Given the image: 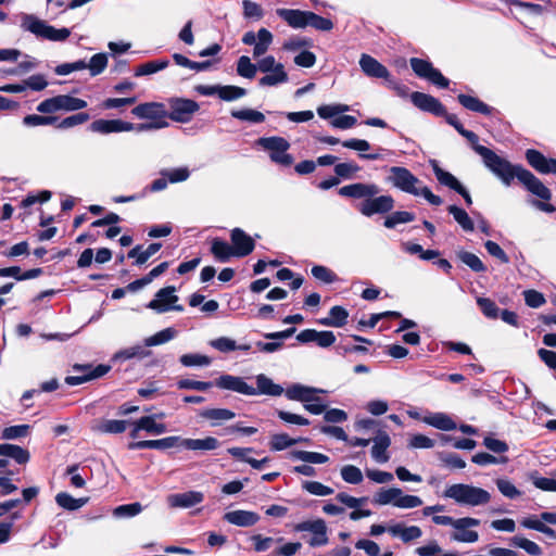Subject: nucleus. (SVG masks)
Instances as JSON below:
<instances>
[{
  "label": "nucleus",
  "instance_id": "f257e3e1",
  "mask_svg": "<svg viewBox=\"0 0 556 556\" xmlns=\"http://www.w3.org/2000/svg\"><path fill=\"white\" fill-rule=\"evenodd\" d=\"M443 496L463 507L486 506L492 498L489 491L470 483H454L447 485L443 492Z\"/></svg>",
  "mask_w": 556,
  "mask_h": 556
},
{
  "label": "nucleus",
  "instance_id": "f03ea898",
  "mask_svg": "<svg viewBox=\"0 0 556 556\" xmlns=\"http://www.w3.org/2000/svg\"><path fill=\"white\" fill-rule=\"evenodd\" d=\"M477 153L481 156L484 166L494 174L505 186H510L517 178L522 166L514 165L508 160L496 154L489 148H478Z\"/></svg>",
  "mask_w": 556,
  "mask_h": 556
},
{
  "label": "nucleus",
  "instance_id": "7ed1b4c3",
  "mask_svg": "<svg viewBox=\"0 0 556 556\" xmlns=\"http://www.w3.org/2000/svg\"><path fill=\"white\" fill-rule=\"evenodd\" d=\"M21 27L25 31H29L38 38L50 41H65L71 35L68 28H55L34 14H22Z\"/></svg>",
  "mask_w": 556,
  "mask_h": 556
},
{
  "label": "nucleus",
  "instance_id": "20e7f679",
  "mask_svg": "<svg viewBox=\"0 0 556 556\" xmlns=\"http://www.w3.org/2000/svg\"><path fill=\"white\" fill-rule=\"evenodd\" d=\"M256 144L268 153L271 162L278 165L288 167L294 162L293 156L288 153L290 143L282 137H262L256 140Z\"/></svg>",
  "mask_w": 556,
  "mask_h": 556
},
{
  "label": "nucleus",
  "instance_id": "39448f33",
  "mask_svg": "<svg viewBox=\"0 0 556 556\" xmlns=\"http://www.w3.org/2000/svg\"><path fill=\"white\" fill-rule=\"evenodd\" d=\"M258 72L265 74L258 80V85L263 87H274L289 80V76L283 64L277 62L273 55H266L258 60Z\"/></svg>",
  "mask_w": 556,
  "mask_h": 556
},
{
  "label": "nucleus",
  "instance_id": "423d86ee",
  "mask_svg": "<svg viewBox=\"0 0 556 556\" xmlns=\"http://www.w3.org/2000/svg\"><path fill=\"white\" fill-rule=\"evenodd\" d=\"M175 292L176 288L173 286L160 289L155 293L154 299L147 304V307L157 314H164L170 311L182 312L184 306L178 304L179 298Z\"/></svg>",
  "mask_w": 556,
  "mask_h": 556
},
{
  "label": "nucleus",
  "instance_id": "0eeeda50",
  "mask_svg": "<svg viewBox=\"0 0 556 556\" xmlns=\"http://www.w3.org/2000/svg\"><path fill=\"white\" fill-rule=\"evenodd\" d=\"M199 104L190 99L173 98L169 100L170 112L166 115L177 123H188L199 111Z\"/></svg>",
  "mask_w": 556,
  "mask_h": 556
},
{
  "label": "nucleus",
  "instance_id": "6e6552de",
  "mask_svg": "<svg viewBox=\"0 0 556 556\" xmlns=\"http://www.w3.org/2000/svg\"><path fill=\"white\" fill-rule=\"evenodd\" d=\"M390 180L394 187L401 189L404 192L419 195L420 181L405 167H391Z\"/></svg>",
  "mask_w": 556,
  "mask_h": 556
},
{
  "label": "nucleus",
  "instance_id": "1a4fd4ad",
  "mask_svg": "<svg viewBox=\"0 0 556 556\" xmlns=\"http://www.w3.org/2000/svg\"><path fill=\"white\" fill-rule=\"evenodd\" d=\"M410 66L419 77L428 79L440 88L448 87V79L439 70L434 68L430 62L413 58L410 59Z\"/></svg>",
  "mask_w": 556,
  "mask_h": 556
},
{
  "label": "nucleus",
  "instance_id": "9d476101",
  "mask_svg": "<svg viewBox=\"0 0 556 556\" xmlns=\"http://www.w3.org/2000/svg\"><path fill=\"white\" fill-rule=\"evenodd\" d=\"M546 523L556 526V513L544 511L538 516H528L520 520V525L526 529L535 530L549 538L556 539V531Z\"/></svg>",
  "mask_w": 556,
  "mask_h": 556
},
{
  "label": "nucleus",
  "instance_id": "9b49d317",
  "mask_svg": "<svg viewBox=\"0 0 556 556\" xmlns=\"http://www.w3.org/2000/svg\"><path fill=\"white\" fill-rule=\"evenodd\" d=\"M455 521H460L459 523H454V532L451 535V539L460 543H475L479 540V534L477 531L471 530V528L478 527L480 525V520L472 517H463L455 519Z\"/></svg>",
  "mask_w": 556,
  "mask_h": 556
},
{
  "label": "nucleus",
  "instance_id": "f8f14e48",
  "mask_svg": "<svg viewBox=\"0 0 556 556\" xmlns=\"http://www.w3.org/2000/svg\"><path fill=\"white\" fill-rule=\"evenodd\" d=\"M394 207V200L391 195H375L358 205V211L364 216L370 217L375 214H384Z\"/></svg>",
  "mask_w": 556,
  "mask_h": 556
},
{
  "label": "nucleus",
  "instance_id": "ddd939ff",
  "mask_svg": "<svg viewBox=\"0 0 556 556\" xmlns=\"http://www.w3.org/2000/svg\"><path fill=\"white\" fill-rule=\"evenodd\" d=\"M215 386L219 389L237 392L239 394L254 396V387L249 384L247 380L239 376L222 375L215 381Z\"/></svg>",
  "mask_w": 556,
  "mask_h": 556
},
{
  "label": "nucleus",
  "instance_id": "4468645a",
  "mask_svg": "<svg viewBox=\"0 0 556 556\" xmlns=\"http://www.w3.org/2000/svg\"><path fill=\"white\" fill-rule=\"evenodd\" d=\"M380 192V189L375 184H364L356 182L341 187L338 190V193L341 197L351 198V199H364L367 200L371 197L377 195Z\"/></svg>",
  "mask_w": 556,
  "mask_h": 556
},
{
  "label": "nucleus",
  "instance_id": "2eb2a0df",
  "mask_svg": "<svg viewBox=\"0 0 556 556\" xmlns=\"http://www.w3.org/2000/svg\"><path fill=\"white\" fill-rule=\"evenodd\" d=\"M89 129L92 132L109 135L112 132H126L134 130V124L122 119H96L93 121Z\"/></svg>",
  "mask_w": 556,
  "mask_h": 556
},
{
  "label": "nucleus",
  "instance_id": "dca6fc26",
  "mask_svg": "<svg viewBox=\"0 0 556 556\" xmlns=\"http://www.w3.org/2000/svg\"><path fill=\"white\" fill-rule=\"evenodd\" d=\"M517 179L527 188L529 192L533 193L540 199H551V191L528 169L522 167L518 173Z\"/></svg>",
  "mask_w": 556,
  "mask_h": 556
},
{
  "label": "nucleus",
  "instance_id": "f3484780",
  "mask_svg": "<svg viewBox=\"0 0 556 556\" xmlns=\"http://www.w3.org/2000/svg\"><path fill=\"white\" fill-rule=\"evenodd\" d=\"M286 396L291 401H299L302 403L317 402L318 393H325L323 389L303 386L301 383H293L285 391Z\"/></svg>",
  "mask_w": 556,
  "mask_h": 556
},
{
  "label": "nucleus",
  "instance_id": "a211bd4d",
  "mask_svg": "<svg viewBox=\"0 0 556 556\" xmlns=\"http://www.w3.org/2000/svg\"><path fill=\"white\" fill-rule=\"evenodd\" d=\"M359 66L362 72L370 78H381L389 80L390 72L378 60L369 54L363 53L359 58Z\"/></svg>",
  "mask_w": 556,
  "mask_h": 556
},
{
  "label": "nucleus",
  "instance_id": "6ab92c4d",
  "mask_svg": "<svg viewBox=\"0 0 556 556\" xmlns=\"http://www.w3.org/2000/svg\"><path fill=\"white\" fill-rule=\"evenodd\" d=\"M131 113L141 119L164 121L167 113L165 105L160 102H146L135 106Z\"/></svg>",
  "mask_w": 556,
  "mask_h": 556
},
{
  "label": "nucleus",
  "instance_id": "aec40b11",
  "mask_svg": "<svg viewBox=\"0 0 556 556\" xmlns=\"http://www.w3.org/2000/svg\"><path fill=\"white\" fill-rule=\"evenodd\" d=\"M204 500V494L199 491L175 493L167 496V504L174 508H190Z\"/></svg>",
  "mask_w": 556,
  "mask_h": 556
},
{
  "label": "nucleus",
  "instance_id": "412c9836",
  "mask_svg": "<svg viewBox=\"0 0 556 556\" xmlns=\"http://www.w3.org/2000/svg\"><path fill=\"white\" fill-rule=\"evenodd\" d=\"M372 441L371 447V457L380 464H384L390 459V455L388 448L391 445L390 435L383 431L379 430Z\"/></svg>",
  "mask_w": 556,
  "mask_h": 556
},
{
  "label": "nucleus",
  "instance_id": "4be33fe9",
  "mask_svg": "<svg viewBox=\"0 0 556 556\" xmlns=\"http://www.w3.org/2000/svg\"><path fill=\"white\" fill-rule=\"evenodd\" d=\"M231 242L237 257L249 255L255 247L254 240L240 228L232 229Z\"/></svg>",
  "mask_w": 556,
  "mask_h": 556
},
{
  "label": "nucleus",
  "instance_id": "5701e85b",
  "mask_svg": "<svg viewBox=\"0 0 556 556\" xmlns=\"http://www.w3.org/2000/svg\"><path fill=\"white\" fill-rule=\"evenodd\" d=\"M410 99L414 105H416L418 109L422 111L430 112L435 115L445 114V109L441 104V102L430 94L422 92H413Z\"/></svg>",
  "mask_w": 556,
  "mask_h": 556
},
{
  "label": "nucleus",
  "instance_id": "b1692460",
  "mask_svg": "<svg viewBox=\"0 0 556 556\" xmlns=\"http://www.w3.org/2000/svg\"><path fill=\"white\" fill-rule=\"evenodd\" d=\"M528 163L541 174H556V160L546 159L541 152L530 149L526 152Z\"/></svg>",
  "mask_w": 556,
  "mask_h": 556
},
{
  "label": "nucleus",
  "instance_id": "393cba45",
  "mask_svg": "<svg viewBox=\"0 0 556 556\" xmlns=\"http://www.w3.org/2000/svg\"><path fill=\"white\" fill-rule=\"evenodd\" d=\"M388 532L401 539L404 543L418 540L422 535V531L418 526H406L402 522H396L388 526Z\"/></svg>",
  "mask_w": 556,
  "mask_h": 556
},
{
  "label": "nucleus",
  "instance_id": "a878e982",
  "mask_svg": "<svg viewBox=\"0 0 556 556\" xmlns=\"http://www.w3.org/2000/svg\"><path fill=\"white\" fill-rule=\"evenodd\" d=\"M224 519L233 526L251 527L256 525L261 517L254 511L238 509L226 513L224 515Z\"/></svg>",
  "mask_w": 556,
  "mask_h": 556
},
{
  "label": "nucleus",
  "instance_id": "bb28decb",
  "mask_svg": "<svg viewBox=\"0 0 556 556\" xmlns=\"http://www.w3.org/2000/svg\"><path fill=\"white\" fill-rule=\"evenodd\" d=\"M128 425L129 421L127 420L98 419L93 421L91 430L101 434H118L123 433Z\"/></svg>",
  "mask_w": 556,
  "mask_h": 556
},
{
  "label": "nucleus",
  "instance_id": "cd10ccee",
  "mask_svg": "<svg viewBox=\"0 0 556 556\" xmlns=\"http://www.w3.org/2000/svg\"><path fill=\"white\" fill-rule=\"evenodd\" d=\"M256 388H254L255 395H269L280 396L283 393V388L280 384L275 383L269 377L264 374H260L255 377Z\"/></svg>",
  "mask_w": 556,
  "mask_h": 556
},
{
  "label": "nucleus",
  "instance_id": "c85d7f7f",
  "mask_svg": "<svg viewBox=\"0 0 556 556\" xmlns=\"http://www.w3.org/2000/svg\"><path fill=\"white\" fill-rule=\"evenodd\" d=\"M421 420L425 424L442 431H452L457 428L456 422L445 413H429L425 415Z\"/></svg>",
  "mask_w": 556,
  "mask_h": 556
},
{
  "label": "nucleus",
  "instance_id": "c756f323",
  "mask_svg": "<svg viewBox=\"0 0 556 556\" xmlns=\"http://www.w3.org/2000/svg\"><path fill=\"white\" fill-rule=\"evenodd\" d=\"M276 13L293 28H303L307 26L308 11L278 9Z\"/></svg>",
  "mask_w": 556,
  "mask_h": 556
},
{
  "label": "nucleus",
  "instance_id": "7c9ffc66",
  "mask_svg": "<svg viewBox=\"0 0 556 556\" xmlns=\"http://www.w3.org/2000/svg\"><path fill=\"white\" fill-rule=\"evenodd\" d=\"M180 446L191 451H213L219 446L217 439L206 437L204 439H181Z\"/></svg>",
  "mask_w": 556,
  "mask_h": 556
},
{
  "label": "nucleus",
  "instance_id": "2f4dec72",
  "mask_svg": "<svg viewBox=\"0 0 556 556\" xmlns=\"http://www.w3.org/2000/svg\"><path fill=\"white\" fill-rule=\"evenodd\" d=\"M348 317V311L344 307L337 305L331 307L329 316L320 318L318 324L326 327H342L346 324Z\"/></svg>",
  "mask_w": 556,
  "mask_h": 556
},
{
  "label": "nucleus",
  "instance_id": "473e14b6",
  "mask_svg": "<svg viewBox=\"0 0 556 556\" xmlns=\"http://www.w3.org/2000/svg\"><path fill=\"white\" fill-rule=\"evenodd\" d=\"M200 416L210 420L212 426H218L223 421L233 419L236 414L227 408H206L200 413Z\"/></svg>",
  "mask_w": 556,
  "mask_h": 556
},
{
  "label": "nucleus",
  "instance_id": "72a5a7b5",
  "mask_svg": "<svg viewBox=\"0 0 556 556\" xmlns=\"http://www.w3.org/2000/svg\"><path fill=\"white\" fill-rule=\"evenodd\" d=\"M274 40L273 34L266 29L261 28L257 31V40L256 43H254L253 48V58L258 59L263 56L271 46Z\"/></svg>",
  "mask_w": 556,
  "mask_h": 556
},
{
  "label": "nucleus",
  "instance_id": "f704fd0d",
  "mask_svg": "<svg viewBox=\"0 0 556 556\" xmlns=\"http://www.w3.org/2000/svg\"><path fill=\"white\" fill-rule=\"evenodd\" d=\"M401 495L400 488L379 489L372 498L374 504L379 506L392 505L395 507L399 496Z\"/></svg>",
  "mask_w": 556,
  "mask_h": 556
},
{
  "label": "nucleus",
  "instance_id": "c9c22d12",
  "mask_svg": "<svg viewBox=\"0 0 556 556\" xmlns=\"http://www.w3.org/2000/svg\"><path fill=\"white\" fill-rule=\"evenodd\" d=\"M0 456L11 457L18 464H26L29 460L27 450L14 444H0Z\"/></svg>",
  "mask_w": 556,
  "mask_h": 556
},
{
  "label": "nucleus",
  "instance_id": "e433bc0d",
  "mask_svg": "<svg viewBox=\"0 0 556 556\" xmlns=\"http://www.w3.org/2000/svg\"><path fill=\"white\" fill-rule=\"evenodd\" d=\"M458 101L464 108L472 112H478L484 115H489L492 112V108L472 96L459 94Z\"/></svg>",
  "mask_w": 556,
  "mask_h": 556
},
{
  "label": "nucleus",
  "instance_id": "4c0bfd02",
  "mask_svg": "<svg viewBox=\"0 0 556 556\" xmlns=\"http://www.w3.org/2000/svg\"><path fill=\"white\" fill-rule=\"evenodd\" d=\"M177 334H178V332L175 328L168 327V328H165V329L154 333L153 336L146 338L143 343H144V346H147V348L165 344V343L169 342L170 340L175 339L177 337Z\"/></svg>",
  "mask_w": 556,
  "mask_h": 556
},
{
  "label": "nucleus",
  "instance_id": "58836bf2",
  "mask_svg": "<svg viewBox=\"0 0 556 556\" xmlns=\"http://www.w3.org/2000/svg\"><path fill=\"white\" fill-rule=\"evenodd\" d=\"M156 416H143L138 421V428H141V430L148 432L152 435H160L166 432V426L162 422H156L155 420Z\"/></svg>",
  "mask_w": 556,
  "mask_h": 556
},
{
  "label": "nucleus",
  "instance_id": "ea45409f",
  "mask_svg": "<svg viewBox=\"0 0 556 556\" xmlns=\"http://www.w3.org/2000/svg\"><path fill=\"white\" fill-rule=\"evenodd\" d=\"M144 345H134L118 351L114 355L115 361H127L130 358H146L151 355V351L146 349Z\"/></svg>",
  "mask_w": 556,
  "mask_h": 556
},
{
  "label": "nucleus",
  "instance_id": "a19ab883",
  "mask_svg": "<svg viewBox=\"0 0 556 556\" xmlns=\"http://www.w3.org/2000/svg\"><path fill=\"white\" fill-rule=\"evenodd\" d=\"M59 111H78L87 106V102L83 99L75 98L68 94L56 96Z\"/></svg>",
  "mask_w": 556,
  "mask_h": 556
},
{
  "label": "nucleus",
  "instance_id": "79ce46f5",
  "mask_svg": "<svg viewBox=\"0 0 556 556\" xmlns=\"http://www.w3.org/2000/svg\"><path fill=\"white\" fill-rule=\"evenodd\" d=\"M211 251L214 256L222 262H226L231 256H235V250L232 249V245H229L226 241L217 238L213 240Z\"/></svg>",
  "mask_w": 556,
  "mask_h": 556
},
{
  "label": "nucleus",
  "instance_id": "37998d69",
  "mask_svg": "<svg viewBox=\"0 0 556 556\" xmlns=\"http://www.w3.org/2000/svg\"><path fill=\"white\" fill-rule=\"evenodd\" d=\"M88 498H75L71 494L61 492L55 496V502L59 506L67 510H76L87 503Z\"/></svg>",
  "mask_w": 556,
  "mask_h": 556
},
{
  "label": "nucleus",
  "instance_id": "c03bdc74",
  "mask_svg": "<svg viewBox=\"0 0 556 556\" xmlns=\"http://www.w3.org/2000/svg\"><path fill=\"white\" fill-rule=\"evenodd\" d=\"M510 544L515 547L522 548L531 556H540L543 553L539 544L520 535L513 536L510 539Z\"/></svg>",
  "mask_w": 556,
  "mask_h": 556
},
{
  "label": "nucleus",
  "instance_id": "a18cd8bd",
  "mask_svg": "<svg viewBox=\"0 0 556 556\" xmlns=\"http://www.w3.org/2000/svg\"><path fill=\"white\" fill-rule=\"evenodd\" d=\"M258 71V62L256 64H253L251 62V59L247 55H242L239 58L237 62V73L241 77L244 78H253L256 75V72Z\"/></svg>",
  "mask_w": 556,
  "mask_h": 556
},
{
  "label": "nucleus",
  "instance_id": "49530a36",
  "mask_svg": "<svg viewBox=\"0 0 556 556\" xmlns=\"http://www.w3.org/2000/svg\"><path fill=\"white\" fill-rule=\"evenodd\" d=\"M169 64L168 60H154L139 65L136 71V76L151 75L166 68Z\"/></svg>",
  "mask_w": 556,
  "mask_h": 556
},
{
  "label": "nucleus",
  "instance_id": "de8ad7c7",
  "mask_svg": "<svg viewBox=\"0 0 556 556\" xmlns=\"http://www.w3.org/2000/svg\"><path fill=\"white\" fill-rule=\"evenodd\" d=\"M179 362L185 367H205L212 363V359L206 355L191 353L181 355Z\"/></svg>",
  "mask_w": 556,
  "mask_h": 556
},
{
  "label": "nucleus",
  "instance_id": "09e8293b",
  "mask_svg": "<svg viewBox=\"0 0 556 556\" xmlns=\"http://www.w3.org/2000/svg\"><path fill=\"white\" fill-rule=\"evenodd\" d=\"M450 214L453 215L454 219L465 231H472L475 226L472 219L469 217L467 212L456 205L448 206Z\"/></svg>",
  "mask_w": 556,
  "mask_h": 556
},
{
  "label": "nucleus",
  "instance_id": "8fccbe9b",
  "mask_svg": "<svg viewBox=\"0 0 556 556\" xmlns=\"http://www.w3.org/2000/svg\"><path fill=\"white\" fill-rule=\"evenodd\" d=\"M291 456L308 464H325L329 460V457L325 454L308 451H293Z\"/></svg>",
  "mask_w": 556,
  "mask_h": 556
},
{
  "label": "nucleus",
  "instance_id": "3c124183",
  "mask_svg": "<svg viewBox=\"0 0 556 556\" xmlns=\"http://www.w3.org/2000/svg\"><path fill=\"white\" fill-rule=\"evenodd\" d=\"M231 116L240 119L245 121L254 124H260L265 121V115L256 110L253 109H243V110H237L231 112Z\"/></svg>",
  "mask_w": 556,
  "mask_h": 556
},
{
  "label": "nucleus",
  "instance_id": "603ef678",
  "mask_svg": "<svg viewBox=\"0 0 556 556\" xmlns=\"http://www.w3.org/2000/svg\"><path fill=\"white\" fill-rule=\"evenodd\" d=\"M160 174L161 176L166 177L170 184L182 182L190 177V170L186 166L172 169H162Z\"/></svg>",
  "mask_w": 556,
  "mask_h": 556
},
{
  "label": "nucleus",
  "instance_id": "864d4df0",
  "mask_svg": "<svg viewBox=\"0 0 556 556\" xmlns=\"http://www.w3.org/2000/svg\"><path fill=\"white\" fill-rule=\"evenodd\" d=\"M433 172H434V175L440 184H442L455 191H457L458 189H462L463 185L451 173L440 168L439 166H434Z\"/></svg>",
  "mask_w": 556,
  "mask_h": 556
},
{
  "label": "nucleus",
  "instance_id": "5fc2aeb1",
  "mask_svg": "<svg viewBox=\"0 0 556 556\" xmlns=\"http://www.w3.org/2000/svg\"><path fill=\"white\" fill-rule=\"evenodd\" d=\"M350 110L349 105L346 104H328V105H320L317 108V114L324 118L328 119L331 117H334L339 114L345 113Z\"/></svg>",
  "mask_w": 556,
  "mask_h": 556
},
{
  "label": "nucleus",
  "instance_id": "6e6d98bb",
  "mask_svg": "<svg viewBox=\"0 0 556 556\" xmlns=\"http://www.w3.org/2000/svg\"><path fill=\"white\" fill-rule=\"evenodd\" d=\"M341 478L351 484H358L363 481L364 477L361 469L354 465H345L341 468Z\"/></svg>",
  "mask_w": 556,
  "mask_h": 556
},
{
  "label": "nucleus",
  "instance_id": "4d7b16f0",
  "mask_svg": "<svg viewBox=\"0 0 556 556\" xmlns=\"http://www.w3.org/2000/svg\"><path fill=\"white\" fill-rule=\"evenodd\" d=\"M415 216L413 213L406 211H397L392 213L384 219V226L387 228H394L399 224H406L413 222Z\"/></svg>",
  "mask_w": 556,
  "mask_h": 556
},
{
  "label": "nucleus",
  "instance_id": "13d9d810",
  "mask_svg": "<svg viewBox=\"0 0 556 556\" xmlns=\"http://www.w3.org/2000/svg\"><path fill=\"white\" fill-rule=\"evenodd\" d=\"M303 490L308 492L309 494L316 495V496H328L333 494V489L330 486H327L318 481H304L302 483Z\"/></svg>",
  "mask_w": 556,
  "mask_h": 556
},
{
  "label": "nucleus",
  "instance_id": "bf43d9fd",
  "mask_svg": "<svg viewBox=\"0 0 556 556\" xmlns=\"http://www.w3.org/2000/svg\"><path fill=\"white\" fill-rule=\"evenodd\" d=\"M477 304L485 317L490 319H496L498 317L500 309L491 299L478 296Z\"/></svg>",
  "mask_w": 556,
  "mask_h": 556
},
{
  "label": "nucleus",
  "instance_id": "052dcab7",
  "mask_svg": "<svg viewBox=\"0 0 556 556\" xmlns=\"http://www.w3.org/2000/svg\"><path fill=\"white\" fill-rule=\"evenodd\" d=\"M108 65V55L105 53L94 54L87 63V67L91 76L101 74Z\"/></svg>",
  "mask_w": 556,
  "mask_h": 556
},
{
  "label": "nucleus",
  "instance_id": "680f3d73",
  "mask_svg": "<svg viewBox=\"0 0 556 556\" xmlns=\"http://www.w3.org/2000/svg\"><path fill=\"white\" fill-rule=\"evenodd\" d=\"M247 90L237 86H219L218 97L224 101H233L245 96Z\"/></svg>",
  "mask_w": 556,
  "mask_h": 556
},
{
  "label": "nucleus",
  "instance_id": "e2e57ef3",
  "mask_svg": "<svg viewBox=\"0 0 556 556\" xmlns=\"http://www.w3.org/2000/svg\"><path fill=\"white\" fill-rule=\"evenodd\" d=\"M298 443L286 433H277L271 435L269 446L273 451H282Z\"/></svg>",
  "mask_w": 556,
  "mask_h": 556
},
{
  "label": "nucleus",
  "instance_id": "0e129e2a",
  "mask_svg": "<svg viewBox=\"0 0 556 556\" xmlns=\"http://www.w3.org/2000/svg\"><path fill=\"white\" fill-rule=\"evenodd\" d=\"M295 529L298 531H308L313 534H324V532H327V526L323 519L303 521L298 523Z\"/></svg>",
  "mask_w": 556,
  "mask_h": 556
},
{
  "label": "nucleus",
  "instance_id": "69168bd1",
  "mask_svg": "<svg viewBox=\"0 0 556 556\" xmlns=\"http://www.w3.org/2000/svg\"><path fill=\"white\" fill-rule=\"evenodd\" d=\"M459 260L476 273L485 271L482 261L473 253L463 251L458 254Z\"/></svg>",
  "mask_w": 556,
  "mask_h": 556
},
{
  "label": "nucleus",
  "instance_id": "338daca9",
  "mask_svg": "<svg viewBox=\"0 0 556 556\" xmlns=\"http://www.w3.org/2000/svg\"><path fill=\"white\" fill-rule=\"evenodd\" d=\"M359 166L352 162H344L334 165V173L339 178L351 179L359 170Z\"/></svg>",
  "mask_w": 556,
  "mask_h": 556
},
{
  "label": "nucleus",
  "instance_id": "774afa93",
  "mask_svg": "<svg viewBox=\"0 0 556 556\" xmlns=\"http://www.w3.org/2000/svg\"><path fill=\"white\" fill-rule=\"evenodd\" d=\"M208 344L213 349H215L222 353H229V352L237 350V342L233 339L228 338V337H219V338L213 339L208 342Z\"/></svg>",
  "mask_w": 556,
  "mask_h": 556
}]
</instances>
